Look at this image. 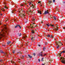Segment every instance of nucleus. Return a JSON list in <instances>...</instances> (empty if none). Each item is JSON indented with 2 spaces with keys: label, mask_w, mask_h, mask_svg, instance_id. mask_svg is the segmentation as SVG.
<instances>
[{
  "label": "nucleus",
  "mask_w": 65,
  "mask_h": 65,
  "mask_svg": "<svg viewBox=\"0 0 65 65\" xmlns=\"http://www.w3.org/2000/svg\"><path fill=\"white\" fill-rule=\"evenodd\" d=\"M7 33V31H5L4 29H3L0 32V36H1L3 37H4L5 34H6ZM2 38V37H0V39Z\"/></svg>",
  "instance_id": "nucleus-1"
},
{
  "label": "nucleus",
  "mask_w": 65,
  "mask_h": 65,
  "mask_svg": "<svg viewBox=\"0 0 65 65\" xmlns=\"http://www.w3.org/2000/svg\"><path fill=\"white\" fill-rule=\"evenodd\" d=\"M61 43V41H56L55 43L56 44V45H57L56 48L57 49L59 48L60 46H61V45H63V44Z\"/></svg>",
  "instance_id": "nucleus-2"
},
{
  "label": "nucleus",
  "mask_w": 65,
  "mask_h": 65,
  "mask_svg": "<svg viewBox=\"0 0 65 65\" xmlns=\"http://www.w3.org/2000/svg\"><path fill=\"white\" fill-rule=\"evenodd\" d=\"M55 26H56V27H54V29H53V30H54V31H58L59 29V27H58V25L56 24V25H55Z\"/></svg>",
  "instance_id": "nucleus-3"
},
{
  "label": "nucleus",
  "mask_w": 65,
  "mask_h": 65,
  "mask_svg": "<svg viewBox=\"0 0 65 65\" xmlns=\"http://www.w3.org/2000/svg\"><path fill=\"white\" fill-rule=\"evenodd\" d=\"M23 13H22V14H20L19 15V17H20L21 18H23V17H24V16H25V15H24V14H23Z\"/></svg>",
  "instance_id": "nucleus-4"
},
{
  "label": "nucleus",
  "mask_w": 65,
  "mask_h": 65,
  "mask_svg": "<svg viewBox=\"0 0 65 65\" xmlns=\"http://www.w3.org/2000/svg\"><path fill=\"white\" fill-rule=\"evenodd\" d=\"M65 51H63L62 52L60 51L59 52V55L60 56H61V54H62V53H65Z\"/></svg>",
  "instance_id": "nucleus-5"
},
{
  "label": "nucleus",
  "mask_w": 65,
  "mask_h": 65,
  "mask_svg": "<svg viewBox=\"0 0 65 65\" xmlns=\"http://www.w3.org/2000/svg\"><path fill=\"white\" fill-rule=\"evenodd\" d=\"M47 13L49 14V13L48 12V10H47L46 11H45L44 13V14L45 15L46 14H47Z\"/></svg>",
  "instance_id": "nucleus-6"
},
{
  "label": "nucleus",
  "mask_w": 65,
  "mask_h": 65,
  "mask_svg": "<svg viewBox=\"0 0 65 65\" xmlns=\"http://www.w3.org/2000/svg\"><path fill=\"white\" fill-rule=\"evenodd\" d=\"M56 11H58V12L59 11V8H58V7H57L55 9Z\"/></svg>",
  "instance_id": "nucleus-7"
},
{
  "label": "nucleus",
  "mask_w": 65,
  "mask_h": 65,
  "mask_svg": "<svg viewBox=\"0 0 65 65\" xmlns=\"http://www.w3.org/2000/svg\"><path fill=\"white\" fill-rule=\"evenodd\" d=\"M32 6V8L34 9L36 8L35 5H33V4H31Z\"/></svg>",
  "instance_id": "nucleus-8"
},
{
  "label": "nucleus",
  "mask_w": 65,
  "mask_h": 65,
  "mask_svg": "<svg viewBox=\"0 0 65 65\" xmlns=\"http://www.w3.org/2000/svg\"><path fill=\"white\" fill-rule=\"evenodd\" d=\"M35 24H34V23H33V24H32V26L31 25H30V28H34V26H33L34 25H34Z\"/></svg>",
  "instance_id": "nucleus-9"
},
{
  "label": "nucleus",
  "mask_w": 65,
  "mask_h": 65,
  "mask_svg": "<svg viewBox=\"0 0 65 65\" xmlns=\"http://www.w3.org/2000/svg\"><path fill=\"white\" fill-rule=\"evenodd\" d=\"M15 11H16V10H15V9H14L12 10V13H14V12H15Z\"/></svg>",
  "instance_id": "nucleus-10"
},
{
  "label": "nucleus",
  "mask_w": 65,
  "mask_h": 65,
  "mask_svg": "<svg viewBox=\"0 0 65 65\" xmlns=\"http://www.w3.org/2000/svg\"><path fill=\"white\" fill-rule=\"evenodd\" d=\"M31 20L32 22H34V21H35V19L34 18V17L32 18Z\"/></svg>",
  "instance_id": "nucleus-11"
},
{
  "label": "nucleus",
  "mask_w": 65,
  "mask_h": 65,
  "mask_svg": "<svg viewBox=\"0 0 65 65\" xmlns=\"http://www.w3.org/2000/svg\"><path fill=\"white\" fill-rule=\"evenodd\" d=\"M28 57H29V58H32V56H30V55L28 54Z\"/></svg>",
  "instance_id": "nucleus-12"
},
{
  "label": "nucleus",
  "mask_w": 65,
  "mask_h": 65,
  "mask_svg": "<svg viewBox=\"0 0 65 65\" xmlns=\"http://www.w3.org/2000/svg\"><path fill=\"white\" fill-rule=\"evenodd\" d=\"M38 13H39L40 14H41V11H38Z\"/></svg>",
  "instance_id": "nucleus-13"
},
{
  "label": "nucleus",
  "mask_w": 65,
  "mask_h": 65,
  "mask_svg": "<svg viewBox=\"0 0 65 65\" xmlns=\"http://www.w3.org/2000/svg\"><path fill=\"white\" fill-rule=\"evenodd\" d=\"M18 35H19V36H21L22 35V34H21V33H20V34L19 33H18Z\"/></svg>",
  "instance_id": "nucleus-14"
},
{
  "label": "nucleus",
  "mask_w": 65,
  "mask_h": 65,
  "mask_svg": "<svg viewBox=\"0 0 65 65\" xmlns=\"http://www.w3.org/2000/svg\"><path fill=\"white\" fill-rule=\"evenodd\" d=\"M48 2L49 3V4H50V3H52V1H48Z\"/></svg>",
  "instance_id": "nucleus-15"
},
{
  "label": "nucleus",
  "mask_w": 65,
  "mask_h": 65,
  "mask_svg": "<svg viewBox=\"0 0 65 65\" xmlns=\"http://www.w3.org/2000/svg\"><path fill=\"white\" fill-rule=\"evenodd\" d=\"M53 18H54L55 21H56V17H55V16H54L53 17Z\"/></svg>",
  "instance_id": "nucleus-16"
},
{
  "label": "nucleus",
  "mask_w": 65,
  "mask_h": 65,
  "mask_svg": "<svg viewBox=\"0 0 65 65\" xmlns=\"http://www.w3.org/2000/svg\"><path fill=\"white\" fill-rule=\"evenodd\" d=\"M11 41L10 42H7V43L8 44H9L10 43H11Z\"/></svg>",
  "instance_id": "nucleus-17"
},
{
  "label": "nucleus",
  "mask_w": 65,
  "mask_h": 65,
  "mask_svg": "<svg viewBox=\"0 0 65 65\" xmlns=\"http://www.w3.org/2000/svg\"><path fill=\"white\" fill-rule=\"evenodd\" d=\"M31 32L32 33H35V32H34V31L33 30H32Z\"/></svg>",
  "instance_id": "nucleus-18"
},
{
  "label": "nucleus",
  "mask_w": 65,
  "mask_h": 65,
  "mask_svg": "<svg viewBox=\"0 0 65 65\" xmlns=\"http://www.w3.org/2000/svg\"><path fill=\"white\" fill-rule=\"evenodd\" d=\"M44 59V58L43 57L41 59V61H44V60H43V59Z\"/></svg>",
  "instance_id": "nucleus-19"
},
{
  "label": "nucleus",
  "mask_w": 65,
  "mask_h": 65,
  "mask_svg": "<svg viewBox=\"0 0 65 65\" xmlns=\"http://www.w3.org/2000/svg\"><path fill=\"white\" fill-rule=\"evenodd\" d=\"M50 26H52V27H54V25L50 24Z\"/></svg>",
  "instance_id": "nucleus-20"
},
{
  "label": "nucleus",
  "mask_w": 65,
  "mask_h": 65,
  "mask_svg": "<svg viewBox=\"0 0 65 65\" xmlns=\"http://www.w3.org/2000/svg\"><path fill=\"white\" fill-rule=\"evenodd\" d=\"M27 36H26V37H23V39H24L25 38H26V37H27Z\"/></svg>",
  "instance_id": "nucleus-21"
},
{
  "label": "nucleus",
  "mask_w": 65,
  "mask_h": 65,
  "mask_svg": "<svg viewBox=\"0 0 65 65\" xmlns=\"http://www.w3.org/2000/svg\"><path fill=\"white\" fill-rule=\"evenodd\" d=\"M18 27H19L20 28H21V27L19 25H18Z\"/></svg>",
  "instance_id": "nucleus-22"
},
{
  "label": "nucleus",
  "mask_w": 65,
  "mask_h": 65,
  "mask_svg": "<svg viewBox=\"0 0 65 65\" xmlns=\"http://www.w3.org/2000/svg\"><path fill=\"white\" fill-rule=\"evenodd\" d=\"M63 40L64 41H63V42H64V43L65 44V39H63Z\"/></svg>",
  "instance_id": "nucleus-23"
},
{
  "label": "nucleus",
  "mask_w": 65,
  "mask_h": 65,
  "mask_svg": "<svg viewBox=\"0 0 65 65\" xmlns=\"http://www.w3.org/2000/svg\"><path fill=\"white\" fill-rule=\"evenodd\" d=\"M28 42H27L26 43V45H28Z\"/></svg>",
  "instance_id": "nucleus-24"
},
{
  "label": "nucleus",
  "mask_w": 65,
  "mask_h": 65,
  "mask_svg": "<svg viewBox=\"0 0 65 65\" xmlns=\"http://www.w3.org/2000/svg\"><path fill=\"white\" fill-rule=\"evenodd\" d=\"M48 44V43L47 42H45V45H47Z\"/></svg>",
  "instance_id": "nucleus-25"
},
{
  "label": "nucleus",
  "mask_w": 65,
  "mask_h": 65,
  "mask_svg": "<svg viewBox=\"0 0 65 65\" xmlns=\"http://www.w3.org/2000/svg\"><path fill=\"white\" fill-rule=\"evenodd\" d=\"M18 27V25H17L16 26H15V28H17Z\"/></svg>",
  "instance_id": "nucleus-26"
},
{
  "label": "nucleus",
  "mask_w": 65,
  "mask_h": 65,
  "mask_svg": "<svg viewBox=\"0 0 65 65\" xmlns=\"http://www.w3.org/2000/svg\"><path fill=\"white\" fill-rule=\"evenodd\" d=\"M4 7L5 8H7V7L6 6H5Z\"/></svg>",
  "instance_id": "nucleus-27"
},
{
  "label": "nucleus",
  "mask_w": 65,
  "mask_h": 65,
  "mask_svg": "<svg viewBox=\"0 0 65 65\" xmlns=\"http://www.w3.org/2000/svg\"><path fill=\"white\" fill-rule=\"evenodd\" d=\"M11 62L12 63H13V64L14 62L13 61H11Z\"/></svg>",
  "instance_id": "nucleus-28"
},
{
  "label": "nucleus",
  "mask_w": 65,
  "mask_h": 65,
  "mask_svg": "<svg viewBox=\"0 0 65 65\" xmlns=\"http://www.w3.org/2000/svg\"><path fill=\"white\" fill-rule=\"evenodd\" d=\"M0 61L1 62H3V60H0Z\"/></svg>",
  "instance_id": "nucleus-29"
},
{
  "label": "nucleus",
  "mask_w": 65,
  "mask_h": 65,
  "mask_svg": "<svg viewBox=\"0 0 65 65\" xmlns=\"http://www.w3.org/2000/svg\"><path fill=\"white\" fill-rule=\"evenodd\" d=\"M51 37L52 38H54V37L53 36V35H51Z\"/></svg>",
  "instance_id": "nucleus-30"
},
{
  "label": "nucleus",
  "mask_w": 65,
  "mask_h": 65,
  "mask_svg": "<svg viewBox=\"0 0 65 65\" xmlns=\"http://www.w3.org/2000/svg\"><path fill=\"white\" fill-rule=\"evenodd\" d=\"M50 35H48L47 36V37H50Z\"/></svg>",
  "instance_id": "nucleus-31"
},
{
  "label": "nucleus",
  "mask_w": 65,
  "mask_h": 65,
  "mask_svg": "<svg viewBox=\"0 0 65 65\" xmlns=\"http://www.w3.org/2000/svg\"><path fill=\"white\" fill-rule=\"evenodd\" d=\"M15 52V51L13 50V52H12V53H13V54H14Z\"/></svg>",
  "instance_id": "nucleus-32"
},
{
  "label": "nucleus",
  "mask_w": 65,
  "mask_h": 65,
  "mask_svg": "<svg viewBox=\"0 0 65 65\" xmlns=\"http://www.w3.org/2000/svg\"><path fill=\"white\" fill-rule=\"evenodd\" d=\"M0 52L1 53H3V51H2V50H1Z\"/></svg>",
  "instance_id": "nucleus-33"
},
{
  "label": "nucleus",
  "mask_w": 65,
  "mask_h": 65,
  "mask_svg": "<svg viewBox=\"0 0 65 65\" xmlns=\"http://www.w3.org/2000/svg\"><path fill=\"white\" fill-rule=\"evenodd\" d=\"M2 46H6V45L2 44Z\"/></svg>",
  "instance_id": "nucleus-34"
},
{
  "label": "nucleus",
  "mask_w": 65,
  "mask_h": 65,
  "mask_svg": "<svg viewBox=\"0 0 65 65\" xmlns=\"http://www.w3.org/2000/svg\"><path fill=\"white\" fill-rule=\"evenodd\" d=\"M45 50V48L44 47L43 48V51H44Z\"/></svg>",
  "instance_id": "nucleus-35"
},
{
  "label": "nucleus",
  "mask_w": 65,
  "mask_h": 65,
  "mask_svg": "<svg viewBox=\"0 0 65 65\" xmlns=\"http://www.w3.org/2000/svg\"><path fill=\"white\" fill-rule=\"evenodd\" d=\"M29 5H31V2H30L29 3Z\"/></svg>",
  "instance_id": "nucleus-36"
},
{
  "label": "nucleus",
  "mask_w": 65,
  "mask_h": 65,
  "mask_svg": "<svg viewBox=\"0 0 65 65\" xmlns=\"http://www.w3.org/2000/svg\"><path fill=\"white\" fill-rule=\"evenodd\" d=\"M4 54L5 55V56H6V55L7 54L6 53H4Z\"/></svg>",
  "instance_id": "nucleus-37"
},
{
  "label": "nucleus",
  "mask_w": 65,
  "mask_h": 65,
  "mask_svg": "<svg viewBox=\"0 0 65 65\" xmlns=\"http://www.w3.org/2000/svg\"><path fill=\"white\" fill-rule=\"evenodd\" d=\"M47 26H48V27H49V26H50V25H48V24H46Z\"/></svg>",
  "instance_id": "nucleus-38"
},
{
  "label": "nucleus",
  "mask_w": 65,
  "mask_h": 65,
  "mask_svg": "<svg viewBox=\"0 0 65 65\" xmlns=\"http://www.w3.org/2000/svg\"><path fill=\"white\" fill-rule=\"evenodd\" d=\"M21 11H23V9H22L21 10Z\"/></svg>",
  "instance_id": "nucleus-39"
},
{
  "label": "nucleus",
  "mask_w": 65,
  "mask_h": 65,
  "mask_svg": "<svg viewBox=\"0 0 65 65\" xmlns=\"http://www.w3.org/2000/svg\"><path fill=\"white\" fill-rule=\"evenodd\" d=\"M18 53H20V54H21V53L20 52H18L17 53V55H18Z\"/></svg>",
  "instance_id": "nucleus-40"
},
{
  "label": "nucleus",
  "mask_w": 65,
  "mask_h": 65,
  "mask_svg": "<svg viewBox=\"0 0 65 65\" xmlns=\"http://www.w3.org/2000/svg\"><path fill=\"white\" fill-rule=\"evenodd\" d=\"M7 20H8V19H6V21H6V22H7Z\"/></svg>",
  "instance_id": "nucleus-41"
},
{
  "label": "nucleus",
  "mask_w": 65,
  "mask_h": 65,
  "mask_svg": "<svg viewBox=\"0 0 65 65\" xmlns=\"http://www.w3.org/2000/svg\"><path fill=\"white\" fill-rule=\"evenodd\" d=\"M35 53H33V55H34V56H35Z\"/></svg>",
  "instance_id": "nucleus-42"
},
{
  "label": "nucleus",
  "mask_w": 65,
  "mask_h": 65,
  "mask_svg": "<svg viewBox=\"0 0 65 65\" xmlns=\"http://www.w3.org/2000/svg\"><path fill=\"white\" fill-rule=\"evenodd\" d=\"M33 37H32L31 39V40H33Z\"/></svg>",
  "instance_id": "nucleus-43"
},
{
  "label": "nucleus",
  "mask_w": 65,
  "mask_h": 65,
  "mask_svg": "<svg viewBox=\"0 0 65 65\" xmlns=\"http://www.w3.org/2000/svg\"><path fill=\"white\" fill-rule=\"evenodd\" d=\"M12 21H13V22H14V19H13Z\"/></svg>",
  "instance_id": "nucleus-44"
},
{
  "label": "nucleus",
  "mask_w": 65,
  "mask_h": 65,
  "mask_svg": "<svg viewBox=\"0 0 65 65\" xmlns=\"http://www.w3.org/2000/svg\"><path fill=\"white\" fill-rule=\"evenodd\" d=\"M40 2H40V1H39L38 2V3H39V4L40 3Z\"/></svg>",
  "instance_id": "nucleus-45"
},
{
  "label": "nucleus",
  "mask_w": 65,
  "mask_h": 65,
  "mask_svg": "<svg viewBox=\"0 0 65 65\" xmlns=\"http://www.w3.org/2000/svg\"><path fill=\"white\" fill-rule=\"evenodd\" d=\"M41 57H43V56L42 55V54H41Z\"/></svg>",
  "instance_id": "nucleus-46"
},
{
  "label": "nucleus",
  "mask_w": 65,
  "mask_h": 65,
  "mask_svg": "<svg viewBox=\"0 0 65 65\" xmlns=\"http://www.w3.org/2000/svg\"><path fill=\"white\" fill-rule=\"evenodd\" d=\"M38 61L39 62H40V59H38Z\"/></svg>",
  "instance_id": "nucleus-47"
},
{
  "label": "nucleus",
  "mask_w": 65,
  "mask_h": 65,
  "mask_svg": "<svg viewBox=\"0 0 65 65\" xmlns=\"http://www.w3.org/2000/svg\"><path fill=\"white\" fill-rule=\"evenodd\" d=\"M1 22H0V25H1Z\"/></svg>",
  "instance_id": "nucleus-48"
},
{
  "label": "nucleus",
  "mask_w": 65,
  "mask_h": 65,
  "mask_svg": "<svg viewBox=\"0 0 65 65\" xmlns=\"http://www.w3.org/2000/svg\"><path fill=\"white\" fill-rule=\"evenodd\" d=\"M55 1V0H53V2H54Z\"/></svg>",
  "instance_id": "nucleus-49"
},
{
  "label": "nucleus",
  "mask_w": 65,
  "mask_h": 65,
  "mask_svg": "<svg viewBox=\"0 0 65 65\" xmlns=\"http://www.w3.org/2000/svg\"><path fill=\"white\" fill-rule=\"evenodd\" d=\"M5 29H6V30L7 29V28H6V27H5Z\"/></svg>",
  "instance_id": "nucleus-50"
},
{
  "label": "nucleus",
  "mask_w": 65,
  "mask_h": 65,
  "mask_svg": "<svg viewBox=\"0 0 65 65\" xmlns=\"http://www.w3.org/2000/svg\"><path fill=\"white\" fill-rule=\"evenodd\" d=\"M3 10H4V11H5V10H4V9L3 8Z\"/></svg>",
  "instance_id": "nucleus-51"
},
{
  "label": "nucleus",
  "mask_w": 65,
  "mask_h": 65,
  "mask_svg": "<svg viewBox=\"0 0 65 65\" xmlns=\"http://www.w3.org/2000/svg\"><path fill=\"white\" fill-rule=\"evenodd\" d=\"M38 46H40V45H38Z\"/></svg>",
  "instance_id": "nucleus-52"
},
{
  "label": "nucleus",
  "mask_w": 65,
  "mask_h": 65,
  "mask_svg": "<svg viewBox=\"0 0 65 65\" xmlns=\"http://www.w3.org/2000/svg\"><path fill=\"white\" fill-rule=\"evenodd\" d=\"M46 55V54H44V56H45Z\"/></svg>",
  "instance_id": "nucleus-53"
},
{
  "label": "nucleus",
  "mask_w": 65,
  "mask_h": 65,
  "mask_svg": "<svg viewBox=\"0 0 65 65\" xmlns=\"http://www.w3.org/2000/svg\"><path fill=\"white\" fill-rule=\"evenodd\" d=\"M1 15H2V14L1 13L0 14Z\"/></svg>",
  "instance_id": "nucleus-54"
},
{
  "label": "nucleus",
  "mask_w": 65,
  "mask_h": 65,
  "mask_svg": "<svg viewBox=\"0 0 65 65\" xmlns=\"http://www.w3.org/2000/svg\"><path fill=\"white\" fill-rule=\"evenodd\" d=\"M51 61L52 60H50V62H51Z\"/></svg>",
  "instance_id": "nucleus-55"
},
{
  "label": "nucleus",
  "mask_w": 65,
  "mask_h": 65,
  "mask_svg": "<svg viewBox=\"0 0 65 65\" xmlns=\"http://www.w3.org/2000/svg\"><path fill=\"white\" fill-rule=\"evenodd\" d=\"M41 54H42V52H41Z\"/></svg>",
  "instance_id": "nucleus-56"
},
{
  "label": "nucleus",
  "mask_w": 65,
  "mask_h": 65,
  "mask_svg": "<svg viewBox=\"0 0 65 65\" xmlns=\"http://www.w3.org/2000/svg\"><path fill=\"white\" fill-rule=\"evenodd\" d=\"M4 4H6V3H4Z\"/></svg>",
  "instance_id": "nucleus-57"
},
{
  "label": "nucleus",
  "mask_w": 65,
  "mask_h": 65,
  "mask_svg": "<svg viewBox=\"0 0 65 65\" xmlns=\"http://www.w3.org/2000/svg\"><path fill=\"white\" fill-rule=\"evenodd\" d=\"M63 29H65V27H64L63 28Z\"/></svg>",
  "instance_id": "nucleus-58"
},
{
  "label": "nucleus",
  "mask_w": 65,
  "mask_h": 65,
  "mask_svg": "<svg viewBox=\"0 0 65 65\" xmlns=\"http://www.w3.org/2000/svg\"><path fill=\"white\" fill-rule=\"evenodd\" d=\"M50 17H51H51H52V15H50Z\"/></svg>",
  "instance_id": "nucleus-59"
},
{
  "label": "nucleus",
  "mask_w": 65,
  "mask_h": 65,
  "mask_svg": "<svg viewBox=\"0 0 65 65\" xmlns=\"http://www.w3.org/2000/svg\"><path fill=\"white\" fill-rule=\"evenodd\" d=\"M51 17L50 18H51V19H53V17Z\"/></svg>",
  "instance_id": "nucleus-60"
},
{
  "label": "nucleus",
  "mask_w": 65,
  "mask_h": 65,
  "mask_svg": "<svg viewBox=\"0 0 65 65\" xmlns=\"http://www.w3.org/2000/svg\"><path fill=\"white\" fill-rule=\"evenodd\" d=\"M36 26H37V25H36L35 26V27H36Z\"/></svg>",
  "instance_id": "nucleus-61"
},
{
  "label": "nucleus",
  "mask_w": 65,
  "mask_h": 65,
  "mask_svg": "<svg viewBox=\"0 0 65 65\" xmlns=\"http://www.w3.org/2000/svg\"><path fill=\"white\" fill-rule=\"evenodd\" d=\"M42 65H44V64H42Z\"/></svg>",
  "instance_id": "nucleus-62"
},
{
  "label": "nucleus",
  "mask_w": 65,
  "mask_h": 65,
  "mask_svg": "<svg viewBox=\"0 0 65 65\" xmlns=\"http://www.w3.org/2000/svg\"><path fill=\"white\" fill-rule=\"evenodd\" d=\"M23 57H24V56L23 55H22Z\"/></svg>",
  "instance_id": "nucleus-63"
},
{
  "label": "nucleus",
  "mask_w": 65,
  "mask_h": 65,
  "mask_svg": "<svg viewBox=\"0 0 65 65\" xmlns=\"http://www.w3.org/2000/svg\"><path fill=\"white\" fill-rule=\"evenodd\" d=\"M31 10L29 11V12H31Z\"/></svg>",
  "instance_id": "nucleus-64"
}]
</instances>
